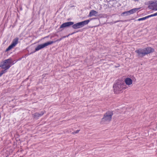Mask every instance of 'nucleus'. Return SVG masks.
Returning a JSON list of instances; mask_svg holds the SVG:
<instances>
[{
	"label": "nucleus",
	"mask_w": 157,
	"mask_h": 157,
	"mask_svg": "<svg viewBox=\"0 0 157 157\" xmlns=\"http://www.w3.org/2000/svg\"><path fill=\"white\" fill-rule=\"evenodd\" d=\"M154 49L151 47H147L144 49L140 48L136 50L135 52L138 54L139 57H142L146 55L152 53Z\"/></svg>",
	"instance_id": "f257e3e1"
},
{
	"label": "nucleus",
	"mask_w": 157,
	"mask_h": 157,
	"mask_svg": "<svg viewBox=\"0 0 157 157\" xmlns=\"http://www.w3.org/2000/svg\"><path fill=\"white\" fill-rule=\"evenodd\" d=\"M113 91L115 94H119L122 92V90L128 88V87L124 84L118 82L115 83L113 86Z\"/></svg>",
	"instance_id": "f03ea898"
},
{
	"label": "nucleus",
	"mask_w": 157,
	"mask_h": 157,
	"mask_svg": "<svg viewBox=\"0 0 157 157\" xmlns=\"http://www.w3.org/2000/svg\"><path fill=\"white\" fill-rule=\"evenodd\" d=\"M14 64L12 59L10 58L2 61L0 65V67L4 69L3 71H5L6 73L7 72L6 70L9 69Z\"/></svg>",
	"instance_id": "7ed1b4c3"
},
{
	"label": "nucleus",
	"mask_w": 157,
	"mask_h": 157,
	"mask_svg": "<svg viewBox=\"0 0 157 157\" xmlns=\"http://www.w3.org/2000/svg\"><path fill=\"white\" fill-rule=\"evenodd\" d=\"M113 113L111 112L108 111L104 114L103 118L102 119L101 123L103 124L104 122H109L111 120Z\"/></svg>",
	"instance_id": "20e7f679"
},
{
	"label": "nucleus",
	"mask_w": 157,
	"mask_h": 157,
	"mask_svg": "<svg viewBox=\"0 0 157 157\" xmlns=\"http://www.w3.org/2000/svg\"><path fill=\"white\" fill-rule=\"evenodd\" d=\"M90 20H88L77 23L75 24H73L72 27L73 29H76L80 28L83 26L84 25H87L90 21Z\"/></svg>",
	"instance_id": "39448f33"
},
{
	"label": "nucleus",
	"mask_w": 157,
	"mask_h": 157,
	"mask_svg": "<svg viewBox=\"0 0 157 157\" xmlns=\"http://www.w3.org/2000/svg\"><path fill=\"white\" fill-rule=\"evenodd\" d=\"M53 42L52 41H49L43 44L39 45L35 48L34 52L39 51V50L53 43Z\"/></svg>",
	"instance_id": "423d86ee"
},
{
	"label": "nucleus",
	"mask_w": 157,
	"mask_h": 157,
	"mask_svg": "<svg viewBox=\"0 0 157 157\" xmlns=\"http://www.w3.org/2000/svg\"><path fill=\"white\" fill-rule=\"evenodd\" d=\"M19 38L18 37H16L12 41L11 44L6 49L5 52H7L13 47H15L16 45L18 43Z\"/></svg>",
	"instance_id": "0eeeda50"
},
{
	"label": "nucleus",
	"mask_w": 157,
	"mask_h": 157,
	"mask_svg": "<svg viewBox=\"0 0 157 157\" xmlns=\"http://www.w3.org/2000/svg\"><path fill=\"white\" fill-rule=\"evenodd\" d=\"M74 22L72 21L68 22L63 23L60 27V29L68 27L69 26L72 25L74 24Z\"/></svg>",
	"instance_id": "6e6552de"
},
{
	"label": "nucleus",
	"mask_w": 157,
	"mask_h": 157,
	"mask_svg": "<svg viewBox=\"0 0 157 157\" xmlns=\"http://www.w3.org/2000/svg\"><path fill=\"white\" fill-rule=\"evenodd\" d=\"M157 16V12L154 14H152L147 16L146 17H143L142 18H140L137 20V21H140L144 20H145L146 19H147L150 17L155 16Z\"/></svg>",
	"instance_id": "1a4fd4ad"
},
{
	"label": "nucleus",
	"mask_w": 157,
	"mask_h": 157,
	"mask_svg": "<svg viewBox=\"0 0 157 157\" xmlns=\"http://www.w3.org/2000/svg\"><path fill=\"white\" fill-rule=\"evenodd\" d=\"M124 82L125 84L128 86L132 85V79L129 78H127L125 79Z\"/></svg>",
	"instance_id": "9d476101"
},
{
	"label": "nucleus",
	"mask_w": 157,
	"mask_h": 157,
	"mask_svg": "<svg viewBox=\"0 0 157 157\" xmlns=\"http://www.w3.org/2000/svg\"><path fill=\"white\" fill-rule=\"evenodd\" d=\"M45 112L44 111H42L40 113H36L34 114L33 115L35 118L38 117L42 116Z\"/></svg>",
	"instance_id": "9b49d317"
},
{
	"label": "nucleus",
	"mask_w": 157,
	"mask_h": 157,
	"mask_svg": "<svg viewBox=\"0 0 157 157\" xmlns=\"http://www.w3.org/2000/svg\"><path fill=\"white\" fill-rule=\"evenodd\" d=\"M97 13L98 12L97 11L94 10H92L89 13V17H91L93 16H95Z\"/></svg>",
	"instance_id": "f8f14e48"
},
{
	"label": "nucleus",
	"mask_w": 157,
	"mask_h": 157,
	"mask_svg": "<svg viewBox=\"0 0 157 157\" xmlns=\"http://www.w3.org/2000/svg\"><path fill=\"white\" fill-rule=\"evenodd\" d=\"M151 6L152 7V9L155 10H157V1L151 3Z\"/></svg>",
	"instance_id": "ddd939ff"
},
{
	"label": "nucleus",
	"mask_w": 157,
	"mask_h": 157,
	"mask_svg": "<svg viewBox=\"0 0 157 157\" xmlns=\"http://www.w3.org/2000/svg\"><path fill=\"white\" fill-rule=\"evenodd\" d=\"M140 8H136L132 9L129 11H128L129 13H130V14H132L135 13L137 11L139 10Z\"/></svg>",
	"instance_id": "4468645a"
},
{
	"label": "nucleus",
	"mask_w": 157,
	"mask_h": 157,
	"mask_svg": "<svg viewBox=\"0 0 157 157\" xmlns=\"http://www.w3.org/2000/svg\"><path fill=\"white\" fill-rule=\"evenodd\" d=\"M66 37V36H63L62 38H60L59 39H58V40H57L55 41H52L53 42V43H54L57 41H61L63 38H65Z\"/></svg>",
	"instance_id": "2eb2a0df"
},
{
	"label": "nucleus",
	"mask_w": 157,
	"mask_h": 157,
	"mask_svg": "<svg viewBox=\"0 0 157 157\" xmlns=\"http://www.w3.org/2000/svg\"><path fill=\"white\" fill-rule=\"evenodd\" d=\"M66 37V36H63L62 38H60L59 39H58V40H57L55 41H52L53 42V43H54L57 41H61L63 38H65Z\"/></svg>",
	"instance_id": "dca6fc26"
},
{
	"label": "nucleus",
	"mask_w": 157,
	"mask_h": 157,
	"mask_svg": "<svg viewBox=\"0 0 157 157\" xmlns=\"http://www.w3.org/2000/svg\"><path fill=\"white\" fill-rule=\"evenodd\" d=\"M66 37V36H63L62 38H60L59 39H58V40H57L55 41H52L53 42V43H54L57 41H61L63 38H65Z\"/></svg>",
	"instance_id": "f3484780"
},
{
	"label": "nucleus",
	"mask_w": 157,
	"mask_h": 157,
	"mask_svg": "<svg viewBox=\"0 0 157 157\" xmlns=\"http://www.w3.org/2000/svg\"><path fill=\"white\" fill-rule=\"evenodd\" d=\"M5 73V71H2L0 72V77L2 76V75L4 73Z\"/></svg>",
	"instance_id": "a211bd4d"
},
{
	"label": "nucleus",
	"mask_w": 157,
	"mask_h": 157,
	"mask_svg": "<svg viewBox=\"0 0 157 157\" xmlns=\"http://www.w3.org/2000/svg\"><path fill=\"white\" fill-rule=\"evenodd\" d=\"M79 130H77L75 131V132H72V134H75L79 132Z\"/></svg>",
	"instance_id": "6ab92c4d"
},
{
	"label": "nucleus",
	"mask_w": 157,
	"mask_h": 157,
	"mask_svg": "<svg viewBox=\"0 0 157 157\" xmlns=\"http://www.w3.org/2000/svg\"><path fill=\"white\" fill-rule=\"evenodd\" d=\"M128 13H129L128 11H125V12H124L122 13V14H121V15L124 14H128Z\"/></svg>",
	"instance_id": "aec40b11"
},
{
	"label": "nucleus",
	"mask_w": 157,
	"mask_h": 157,
	"mask_svg": "<svg viewBox=\"0 0 157 157\" xmlns=\"http://www.w3.org/2000/svg\"><path fill=\"white\" fill-rule=\"evenodd\" d=\"M120 21H121V22H123L124 21H120V20H118V21H116L115 23H116V22H120Z\"/></svg>",
	"instance_id": "412c9836"
},
{
	"label": "nucleus",
	"mask_w": 157,
	"mask_h": 157,
	"mask_svg": "<svg viewBox=\"0 0 157 157\" xmlns=\"http://www.w3.org/2000/svg\"><path fill=\"white\" fill-rule=\"evenodd\" d=\"M130 21V20H125L124 21Z\"/></svg>",
	"instance_id": "4be33fe9"
},
{
	"label": "nucleus",
	"mask_w": 157,
	"mask_h": 157,
	"mask_svg": "<svg viewBox=\"0 0 157 157\" xmlns=\"http://www.w3.org/2000/svg\"><path fill=\"white\" fill-rule=\"evenodd\" d=\"M69 35H68L67 36V37H68V36H69Z\"/></svg>",
	"instance_id": "5701e85b"
}]
</instances>
